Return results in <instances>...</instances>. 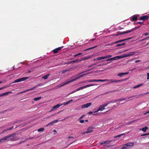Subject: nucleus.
Instances as JSON below:
<instances>
[{"mask_svg":"<svg viewBox=\"0 0 149 149\" xmlns=\"http://www.w3.org/2000/svg\"><path fill=\"white\" fill-rule=\"evenodd\" d=\"M84 75H85V74H83L82 75H80L79 76L76 77L75 79H72L69 81H67L65 82H63V83L61 84H60V86H59V87H61L63 86L69 84L70 83L76 80L79 79V78L83 77Z\"/></svg>","mask_w":149,"mask_h":149,"instance_id":"2","label":"nucleus"},{"mask_svg":"<svg viewBox=\"0 0 149 149\" xmlns=\"http://www.w3.org/2000/svg\"><path fill=\"white\" fill-rule=\"evenodd\" d=\"M77 91V89L74 90L73 92H72L71 93H73L74 92H76Z\"/></svg>","mask_w":149,"mask_h":149,"instance_id":"57","label":"nucleus"},{"mask_svg":"<svg viewBox=\"0 0 149 149\" xmlns=\"http://www.w3.org/2000/svg\"><path fill=\"white\" fill-rule=\"evenodd\" d=\"M149 17L147 15H145L141 17L139 19V20H142L144 21L146 20H147L148 19Z\"/></svg>","mask_w":149,"mask_h":149,"instance_id":"10","label":"nucleus"},{"mask_svg":"<svg viewBox=\"0 0 149 149\" xmlns=\"http://www.w3.org/2000/svg\"><path fill=\"white\" fill-rule=\"evenodd\" d=\"M101 82V79H91L90 80H87L83 82L84 83H86L87 82Z\"/></svg>","mask_w":149,"mask_h":149,"instance_id":"9","label":"nucleus"},{"mask_svg":"<svg viewBox=\"0 0 149 149\" xmlns=\"http://www.w3.org/2000/svg\"><path fill=\"white\" fill-rule=\"evenodd\" d=\"M104 57L102 56V57H99L96 58V60L97 61L100 60L102 59H104Z\"/></svg>","mask_w":149,"mask_h":149,"instance_id":"27","label":"nucleus"},{"mask_svg":"<svg viewBox=\"0 0 149 149\" xmlns=\"http://www.w3.org/2000/svg\"><path fill=\"white\" fill-rule=\"evenodd\" d=\"M137 96V95H135L132 96L130 97H129L127 98H122L118 99H117V101H121L125 100L127 99V98L129 99V98H133L135 96Z\"/></svg>","mask_w":149,"mask_h":149,"instance_id":"15","label":"nucleus"},{"mask_svg":"<svg viewBox=\"0 0 149 149\" xmlns=\"http://www.w3.org/2000/svg\"><path fill=\"white\" fill-rule=\"evenodd\" d=\"M140 26H135L134 28L132 29L131 30V32L134 31L140 27Z\"/></svg>","mask_w":149,"mask_h":149,"instance_id":"30","label":"nucleus"},{"mask_svg":"<svg viewBox=\"0 0 149 149\" xmlns=\"http://www.w3.org/2000/svg\"><path fill=\"white\" fill-rule=\"evenodd\" d=\"M95 128L91 126L87 130V131L86 132V133H91L93 131V129Z\"/></svg>","mask_w":149,"mask_h":149,"instance_id":"11","label":"nucleus"},{"mask_svg":"<svg viewBox=\"0 0 149 149\" xmlns=\"http://www.w3.org/2000/svg\"><path fill=\"white\" fill-rule=\"evenodd\" d=\"M86 132H83L82 133H81V134H86Z\"/></svg>","mask_w":149,"mask_h":149,"instance_id":"61","label":"nucleus"},{"mask_svg":"<svg viewBox=\"0 0 149 149\" xmlns=\"http://www.w3.org/2000/svg\"><path fill=\"white\" fill-rule=\"evenodd\" d=\"M41 98V97H38L34 98L33 100L35 101H36L40 100Z\"/></svg>","mask_w":149,"mask_h":149,"instance_id":"32","label":"nucleus"},{"mask_svg":"<svg viewBox=\"0 0 149 149\" xmlns=\"http://www.w3.org/2000/svg\"><path fill=\"white\" fill-rule=\"evenodd\" d=\"M140 120V119H139V118L138 119H137V120H133L132 121V122H133H133H135L136 121H137L138 120Z\"/></svg>","mask_w":149,"mask_h":149,"instance_id":"50","label":"nucleus"},{"mask_svg":"<svg viewBox=\"0 0 149 149\" xmlns=\"http://www.w3.org/2000/svg\"><path fill=\"white\" fill-rule=\"evenodd\" d=\"M111 55H108L105 56H104V59L109 58L112 57Z\"/></svg>","mask_w":149,"mask_h":149,"instance_id":"37","label":"nucleus"},{"mask_svg":"<svg viewBox=\"0 0 149 149\" xmlns=\"http://www.w3.org/2000/svg\"><path fill=\"white\" fill-rule=\"evenodd\" d=\"M130 38H130L128 39H123V40H119L118 41L116 42H115V43H117L118 42L120 43L119 44H118L116 45V46L117 47H118L119 46L124 45H125V43H121V42H122L123 41H125L127 40L128 39H130Z\"/></svg>","mask_w":149,"mask_h":149,"instance_id":"6","label":"nucleus"},{"mask_svg":"<svg viewBox=\"0 0 149 149\" xmlns=\"http://www.w3.org/2000/svg\"><path fill=\"white\" fill-rule=\"evenodd\" d=\"M148 38H149V36L148 37H147L146 38H145L144 39H142L141 40V41H143V40H144L145 39H148Z\"/></svg>","mask_w":149,"mask_h":149,"instance_id":"49","label":"nucleus"},{"mask_svg":"<svg viewBox=\"0 0 149 149\" xmlns=\"http://www.w3.org/2000/svg\"><path fill=\"white\" fill-rule=\"evenodd\" d=\"M91 103H88L86 104H84L81 106V107L82 108H84L88 107L91 106Z\"/></svg>","mask_w":149,"mask_h":149,"instance_id":"14","label":"nucleus"},{"mask_svg":"<svg viewBox=\"0 0 149 149\" xmlns=\"http://www.w3.org/2000/svg\"><path fill=\"white\" fill-rule=\"evenodd\" d=\"M143 23V22H137L136 23H134V24H141Z\"/></svg>","mask_w":149,"mask_h":149,"instance_id":"42","label":"nucleus"},{"mask_svg":"<svg viewBox=\"0 0 149 149\" xmlns=\"http://www.w3.org/2000/svg\"><path fill=\"white\" fill-rule=\"evenodd\" d=\"M78 61L77 60H73L72 61H70V63H78Z\"/></svg>","mask_w":149,"mask_h":149,"instance_id":"41","label":"nucleus"},{"mask_svg":"<svg viewBox=\"0 0 149 149\" xmlns=\"http://www.w3.org/2000/svg\"><path fill=\"white\" fill-rule=\"evenodd\" d=\"M28 78V77H25L22 78H20L15 80L13 81V83H15L24 81L27 79Z\"/></svg>","mask_w":149,"mask_h":149,"instance_id":"5","label":"nucleus"},{"mask_svg":"<svg viewBox=\"0 0 149 149\" xmlns=\"http://www.w3.org/2000/svg\"><path fill=\"white\" fill-rule=\"evenodd\" d=\"M149 113V111H148L147 112H146V113H144V115H146V114H147V113Z\"/></svg>","mask_w":149,"mask_h":149,"instance_id":"63","label":"nucleus"},{"mask_svg":"<svg viewBox=\"0 0 149 149\" xmlns=\"http://www.w3.org/2000/svg\"><path fill=\"white\" fill-rule=\"evenodd\" d=\"M148 45H149V42H148L145 45V46H146Z\"/></svg>","mask_w":149,"mask_h":149,"instance_id":"64","label":"nucleus"},{"mask_svg":"<svg viewBox=\"0 0 149 149\" xmlns=\"http://www.w3.org/2000/svg\"><path fill=\"white\" fill-rule=\"evenodd\" d=\"M148 93H149V92H147V93H144V94H140L139 95H145V94H148Z\"/></svg>","mask_w":149,"mask_h":149,"instance_id":"53","label":"nucleus"},{"mask_svg":"<svg viewBox=\"0 0 149 149\" xmlns=\"http://www.w3.org/2000/svg\"><path fill=\"white\" fill-rule=\"evenodd\" d=\"M12 93V92H11L9 91V92H6V93H3V94H0V97H2L3 96H4L5 95H8L9 94H10V93Z\"/></svg>","mask_w":149,"mask_h":149,"instance_id":"19","label":"nucleus"},{"mask_svg":"<svg viewBox=\"0 0 149 149\" xmlns=\"http://www.w3.org/2000/svg\"><path fill=\"white\" fill-rule=\"evenodd\" d=\"M84 116V115H82V116H81V117H80L79 118V119H81L83 118V117Z\"/></svg>","mask_w":149,"mask_h":149,"instance_id":"58","label":"nucleus"},{"mask_svg":"<svg viewBox=\"0 0 149 149\" xmlns=\"http://www.w3.org/2000/svg\"><path fill=\"white\" fill-rule=\"evenodd\" d=\"M120 58L119 57V56H116L114 57L108 58L106 60V61H113L115 60H117L120 59Z\"/></svg>","mask_w":149,"mask_h":149,"instance_id":"8","label":"nucleus"},{"mask_svg":"<svg viewBox=\"0 0 149 149\" xmlns=\"http://www.w3.org/2000/svg\"><path fill=\"white\" fill-rule=\"evenodd\" d=\"M93 113V112L92 111H90L88 113V114L89 115H90L91 114H92Z\"/></svg>","mask_w":149,"mask_h":149,"instance_id":"51","label":"nucleus"},{"mask_svg":"<svg viewBox=\"0 0 149 149\" xmlns=\"http://www.w3.org/2000/svg\"><path fill=\"white\" fill-rule=\"evenodd\" d=\"M105 109L104 107L102 105H100L99 108L98 109L97 111H102Z\"/></svg>","mask_w":149,"mask_h":149,"instance_id":"17","label":"nucleus"},{"mask_svg":"<svg viewBox=\"0 0 149 149\" xmlns=\"http://www.w3.org/2000/svg\"><path fill=\"white\" fill-rule=\"evenodd\" d=\"M9 130V129H7L5 130H4L3 131H2L1 132V133H3L4 132H7Z\"/></svg>","mask_w":149,"mask_h":149,"instance_id":"43","label":"nucleus"},{"mask_svg":"<svg viewBox=\"0 0 149 149\" xmlns=\"http://www.w3.org/2000/svg\"><path fill=\"white\" fill-rule=\"evenodd\" d=\"M149 79V73H147V79Z\"/></svg>","mask_w":149,"mask_h":149,"instance_id":"55","label":"nucleus"},{"mask_svg":"<svg viewBox=\"0 0 149 149\" xmlns=\"http://www.w3.org/2000/svg\"><path fill=\"white\" fill-rule=\"evenodd\" d=\"M62 104H57V105L54 106L53 107L52 109L50 110L49 112H51L52 111H54V110L55 109H57L58 108H59V107H60L61 106H62Z\"/></svg>","mask_w":149,"mask_h":149,"instance_id":"13","label":"nucleus"},{"mask_svg":"<svg viewBox=\"0 0 149 149\" xmlns=\"http://www.w3.org/2000/svg\"><path fill=\"white\" fill-rule=\"evenodd\" d=\"M81 54H82V53H79V54H77V56H78L79 55H81Z\"/></svg>","mask_w":149,"mask_h":149,"instance_id":"62","label":"nucleus"},{"mask_svg":"<svg viewBox=\"0 0 149 149\" xmlns=\"http://www.w3.org/2000/svg\"><path fill=\"white\" fill-rule=\"evenodd\" d=\"M131 32V30H129V31H126V32L124 31V32H119L118 33V34L116 35V36H117L118 35H121V34H125V33H130Z\"/></svg>","mask_w":149,"mask_h":149,"instance_id":"16","label":"nucleus"},{"mask_svg":"<svg viewBox=\"0 0 149 149\" xmlns=\"http://www.w3.org/2000/svg\"><path fill=\"white\" fill-rule=\"evenodd\" d=\"M54 123L53 121H52V122H51L50 123H49V124L47 125H53L54 124Z\"/></svg>","mask_w":149,"mask_h":149,"instance_id":"47","label":"nucleus"},{"mask_svg":"<svg viewBox=\"0 0 149 149\" xmlns=\"http://www.w3.org/2000/svg\"><path fill=\"white\" fill-rule=\"evenodd\" d=\"M33 90V89L32 88H31L30 89H27V90H25V91H23V93H25V92H27L28 91H31L32 90Z\"/></svg>","mask_w":149,"mask_h":149,"instance_id":"35","label":"nucleus"},{"mask_svg":"<svg viewBox=\"0 0 149 149\" xmlns=\"http://www.w3.org/2000/svg\"><path fill=\"white\" fill-rule=\"evenodd\" d=\"M118 56L120 58V59L129 56L128 55L127 53V54H124L123 56Z\"/></svg>","mask_w":149,"mask_h":149,"instance_id":"22","label":"nucleus"},{"mask_svg":"<svg viewBox=\"0 0 149 149\" xmlns=\"http://www.w3.org/2000/svg\"><path fill=\"white\" fill-rule=\"evenodd\" d=\"M149 135V133H146V134H142L141 135V136H143L146 135Z\"/></svg>","mask_w":149,"mask_h":149,"instance_id":"46","label":"nucleus"},{"mask_svg":"<svg viewBox=\"0 0 149 149\" xmlns=\"http://www.w3.org/2000/svg\"><path fill=\"white\" fill-rule=\"evenodd\" d=\"M72 101H73V100H70L68 101L67 102H64L61 104H62V105H67V104H68L70 103V102H72Z\"/></svg>","mask_w":149,"mask_h":149,"instance_id":"20","label":"nucleus"},{"mask_svg":"<svg viewBox=\"0 0 149 149\" xmlns=\"http://www.w3.org/2000/svg\"><path fill=\"white\" fill-rule=\"evenodd\" d=\"M135 53V52H130L129 53H127L128 55L129 56H131L134 55Z\"/></svg>","mask_w":149,"mask_h":149,"instance_id":"25","label":"nucleus"},{"mask_svg":"<svg viewBox=\"0 0 149 149\" xmlns=\"http://www.w3.org/2000/svg\"><path fill=\"white\" fill-rule=\"evenodd\" d=\"M125 135V134L124 133H123V134H120L119 135H117V136H115L114 138H116L118 137H120L121 136H123V135Z\"/></svg>","mask_w":149,"mask_h":149,"instance_id":"38","label":"nucleus"},{"mask_svg":"<svg viewBox=\"0 0 149 149\" xmlns=\"http://www.w3.org/2000/svg\"><path fill=\"white\" fill-rule=\"evenodd\" d=\"M97 47V46H95L94 47H90V48H88L87 49H86L84 51H86V50H88L92 49H94V48H96Z\"/></svg>","mask_w":149,"mask_h":149,"instance_id":"33","label":"nucleus"},{"mask_svg":"<svg viewBox=\"0 0 149 149\" xmlns=\"http://www.w3.org/2000/svg\"><path fill=\"white\" fill-rule=\"evenodd\" d=\"M118 91V90H114L112 91H109L108 92V93H111V92H116V91Z\"/></svg>","mask_w":149,"mask_h":149,"instance_id":"40","label":"nucleus"},{"mask_svg":"<svg viewBox=\"0 0 149 149\" xmlns=\"http://www.w3.org/2000/svg\"><path fill=\"white\" fill-rule=\"evenodd\" d=\"M148 127H144L143 128L141 129V130L143 132H145L148 129Z\"/></svg>","mask_w":149,"mask_h":149,"instance_id":"29","label":"nucleus"},{"mask_svg":"<svg viewBox=\"0 0 149 149\" xmlns=\"http://www.w3.org/2000/svg\"><path fill=\"white\" fill-rule=\"evenodd\" d=\"M112 142V141L111 140H107L105 141H104L102 142H101L100 144L101 146H102L103 144H109L110 143V142Z\"/></svg>","mask_w":149,"mask_h":149,"instance_id":"12","label":"nucleus"},{"mask_svg":"<svg viewBox=\"0 0 149 149\" xmlns=\"http://www.w3.org/2000/svg\"><path fill=\"white\" fill-rule=\"evenodd\" d=\"M125 80L124 79H123L118 80H116L114 79H105L102 80L101 79V82H104L105 81H108L109 82V83H115V82H122L123 81H125Z\"/></svg>","mask_w":149,"mask_h":149,"instance_id":"4","label":"nucleus"},{"mask_svg":"<svg viewBox=\"0 0 149 149\" xmlns=\"http://www.w3.org/2000/svg\"><path fill=\"white\" fill-rule=\"evenodd\" d=\"M89 58V57H84L81 58L80 61H84V60H87Z\"/></svg>","mask_w":149,"mask_h":149,"instance_id":"23","label":"nucleus"},{"mask_svg":"<svg viewBox=\"0 0 149 149\" xmlns=\"http://www.w3.org/2000/svg\"><path fill=\"white\" fill-rule=\"evenodd\" d=\"M44 128H41L38 130V131L39 132H41L43 131L44 130Z\"/></svg>","mask_w":149,"mask_h":149,"instance_id":"34","label":"nucleus"},{"mask_svg":"<svg viewBox=\"0 0 149 149\" xmlns=\"http://www.w3.org/2000/svg\"><path fill=\"white\" fill-rule=\"evenodd\" d=\"M143 36H147L149 35V33H145L143 35Z\"/></svg>","mask_w":149,"mask_h":149,"instance_id":"45","label":"nucleus"},{"mask_svg":"<svg viewBox=\"0 0 149 149\" xmlns=\"http://www.w3.org/2000/svg\"><path fill=\"white\" fill-rule=\"evenodd\" d=\"M137 20V17L136 16H133L130 18V20L132 21H136Z\"/></svg>","mask_w":149,"mask_h":149,"instance_id":"18","label":"nucleus"},{"mask_svg":"<svg viewBox=\"0 0 149 149\" xmlns=\"http://www.w3.org/2000/svg\"><path fill=\"white\" fill-rule=\"evenodd\" d=\"M85 86H83L80 87L79 88H77V91H79L80 90H82L84 88H85Z\"/></svg>","mask_w":149,"mask_h":149,"instance_id":"28","label":"nucleus"},{"mask_svg":"<svg viewBox=\"0 0 149 149\" xmlns=\"http://www.w3.org/2000/svg\"><path fill=\"white\" fill-rule=\"evenodd\" d=\"M13 128V127H10L9 128H8V129H9V130H12Z\"/></svg>","mask_w":149,"mask_h":149,"instance_id":"60","label":"nucleus"},{"mask_svg":"<svg viewBox=\"0 0 149 149\" xmlns=\"http://www.w3.org/2000/svg\"><path fill=\"white\" fill-rule=\"evenodd\" d=\"M143 85V84H139V85H138L135 86H134L133 87V88H134V89H135L136 88H139V87H140L141 86H142V85Z\"/></svg>","mask_w":149,"mask_h":149,"instance_id":"26","label":"nucleus"},{"mask_svg":"<svg viewBox=\"0 0 149 149\" xmlns=\"http://www.w3.org/2000/svg\"><path fill=\"white\" fill-rule=\"evenodd\" d=\"M50 75V74H48L42 77V78L43 79H47L48 77Z\"/></svg>","mask_w":149,"mask_h":149,"instance_id":"21","label":"nucleus"},{"mask_svg":"<svg viewBox=\"0 0 149 149\" xmlns=\"http://www.w3.org/2000/svg\"><path fill=\"white\" fill-rule=\"evenodd\" d=\"M134 145L133 142H129L123 145V147L121 149H127L132 147Z\"/></svg>","mask_w":149,"mask_h":149,"instance_id":"3","label":"nucleus"},{"mask_svg":"<svg viewBox=\"0 0 149 149\" xmlns=\"http://www.w3.org/2000/svg\"><path fill=\"white\" fill-rule=\"evenodd\" d=\"M84 122V120H81L79 121V122L81 123H83Z\"/></svg>","mask_w":149,"mask_h":149,"instance_id":"48","label":"nucleus"},{"mask_svg":"<svg viewBox=\"0 0 149 149\" xmlns=\"http://www.w3.org/2000/svg\"><path fill=\"white\" fill-rule=\"evenodd\" d=\"M127 74L128 73L127 72L121 73L118 74V75L119 77H121L122 75L124 74Z\"/></svg>","mask_w":149,"mask_h":149,"instance_id":"24","label":"nucleus"},{"mask_svg":"<svg viewBox=\"0 0 149 149\" xmlns=\"http://www.w3.org/2000/svg\"><path fill=\"white\" fill-rule=\"evenodd\" d=\"M141 61V60H136L135 61V62L136 63H137V62H139Z\"/></svg>","mask_w":149,"mask_h":149,"instance_id":"56","label":"nucleus"},{"mask_svg":"<svg viewBox=\"0 0 149 149\" xmlns=\"http://www.w3.org/2000/svg\"><path fill=\"white\" fill-rule=\"evenodd\" d=\"M63 47V46H62L61 47H59L57 48H56L53 50V52L54 54L57 53L59 51H60L61 49Z\"/></svg>","mask_w":149,"mask_h":149,"instance_id":"7","label":"nucleus"},{"mask_svg":"<svg viewBox=\"0 0 149 149\" xmlns=\"http://www.w3.org/2000/svg\"><path fill=\"white\" fill-rule=\"evenodd\" d=\"M68 71V70H64L62 72V73H65L67 71Z\"/></svg>","mask_w":149,"mask_h":149,"instance_id":"52","label":"nucleus"},{"mask_svg":"<svg viewBox=\"0 0 149 149\" xmlns=\"http://www.w3.org/2000/svg\"><path fill=\"white\" fill-rule=\"evenodd\" d=\"M95 85L93 84H90L87 85H86L85 86V88H86L87 87H88L91 86H93Z\"/></svg>","mask_w":149,"mask_h":149,"instance_id":"36","label":"nucleus"},{"mask_svg":"<svg viewBox=\"0 0 149 149\" xmlns=\"http://www.w3.org/2000/svg\"><path fill=\"white\" fill-rule=\"evenodd\" d=\"M109 104V102L107 103H104V104H103L102 105L105 107H106Z\"/></svg>","mask_w":149,"mask_h":149,"instance_id":"44","label":"nucleus"},{"mask_svg":"<svg viewBox=\"0 0 149 149\" xmlns=\"http://www.w3.org/2000/svg\"><path fill=\"white\" fill-rule=\"evenodd\" d=\"M8 86H9L7 85V86H3V87H2V88H6L7 87H8Z\"/></svg>","mask_w":149,"mask_h":149,"instance_id":"59","label":"nucleus"},{"mask_svg":"<svg viewBox=\"0 0 149 149\" xmlns=\"http://www.w3.org/2000/svg\"><path fill=\"white\" fill-rule=\"evenodd\" d=\"M58 120H54V121H53V122L54 123H56L57 122H58Z\"/></svg>","mask_w":149,"mask_h":149,"instance_id":"54","label":"nucleus"},{"mask_svg":"<svg viewBox=\"0 0 149 149\" xmlns=\"http://www.w3.org/2000/svg\"><path fill=\"white\" fill-rule=\"evenodd\" d=\"M117 99L113 100L112 101H111L109 102V103H112V102H116L118 101H117Z\"/></svg>","mask_w":149,"mask_h":149,"instance_id":"39","label":"nucleus"},{"mask_svg":"<svg viewBox=\"0 0 149 149\" xmlns=\"http://www.w3.org/2000/svg\"><path fill=\"white\" fill-rule=\"evenodd\" d=\"M42 85V84H40L37 85L35 86V87H33L32 88L33 90L34 89V88H37L38 87V86H41Z\"/></svg>","mask_w":149,"mask_h":149,"instance_id":"31","label":"nucleus"},{"mask_svg":"<svg viewBox=\"0 0 149 149\" xmlns=\"http://www.w3.org/2000/svg\"><path fill=\"white\" fill-rule=\"evenodd\" d=\"M16 134L15 133H13L3 137L1 139L2 142H4L9 141H13L19 139V137L16 136Z\"/></svg>","mask_w":149,"mask_h":149,"instance_id":"1","label":"nucleus"}]
</instances>
